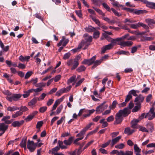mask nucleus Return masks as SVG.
I'll list each match as a JSON object with an SVG mask.
<instances>
[{
	"label": "nucleus",
	"instance_id": "1",
	"mask_svg": "<svg viewBox=\"0 0 155 155\" xmlns=\"http://www.w3.org/2000/svg\"><path fill=\"white\" fill-rule=\"evenodd\" d=\"M125 110H120L115 115V120L114 122V124H120L123 120V117H126L128 115V112Z\"/></svg>",
	"mask_w": 155,
	"mask_h": 155
},
{
	"label": "nucleus",
	"instance_id": "2",
	"mask_svg": "<svg viewBox=\"0 0 155 155\" xmlns=\"http://www.w3.org/2000/svg\"><path fill=\"white\" fill-rule=\"evenodd\" d=\"M129 36V35L128 34H127L120 38L111 39V40L110 41L109 40H108V39L107 38V40L111 42L110 44L112 45V46L113 47L114 46L116 45L117 42L124 40Z\"/></svg>",
	"mask_w": 155,
	"mask_h": 155
},
{
	"label": "nucleus",
	"instance_id": "3",
	"mask_svg": "<svg viewBox=\"0 0 155 155\" xmlns=\"http://www.w3.org/2000/svg\"><path fill=\"white\" fill-rule=\"evenodd\" d=\"M155 108L153 107H152L150 108L149 112L146 114L145 118H148L149 120H151L155 117Z\"/></svg>",
	"mask_w": 155,
	"mask_h": 155
},
{
	"label": "nucleus",
	"instance_id": "4",
	"mask_svg": "<svg viewBox=\"0 0 155 155\" xmlns=\"http://www.w3.org/2000/svg\"><path fill=\"white\" fill-rule=\"evenodd\" d=\"M106 101H104L100 106L96 108V113L100 114L103 112L105 109H107L108 107L107 104H105Z\"/></svg>",
	"mask_w": 155,
	"mask_h": 155
},
{
	"label": "nucleus",
	"instance_id": "5",
	"mask_svg": "<svg viewBox=\"0 0 155 155\" xmlns=\"http://www.w3.org/2000/svg\"><path fill=\"white\" fill-rule=\"evenodd\" d=\"M36 143H35L34 142L30 141L29 140H28L27 148L30 152H33L36 148Z\"/></svg>",
	"mask_w": 155,
	"mask_h": 155
},
{
	"label": "nucleus",
	"instance_id": "6",
	"mask_svg": "<svg viewBox=\"0 0 155 155\" xmlns=\"http://www.w3.org/2000/svg\"><path fill=\"white\" fill-rule=\"evenodd\" d=\"M96 56H93L90 59H85L82 62V64H87L89 66L92 64L96 58Z\"/></svg>",
	"mask_w": 155,
	"mask_h": 155
},
{
	"label": "nucleus",
	"instance_id": "7",
	"mask_svg": "<svg viewBox=\"0 0 155 155\" xmlns=\"http://www.w3.org/2000/svg\"><path fill=\"white\" fill-rule=\"evenodd\" d=\"M133 44V43L131 41L128 40L127 41H121L119 45L122 47H131Z\"/></svg>",
	"mask_w": 155,
	"mask_h": 155
},
{
	"label": "nucleus",
	"instance_id": "8",
	"mask_svg": "<svg viewBox=\"0 0 155 155\" xmlns=\"http://www.w3.org/2000/svg\"><path fill=\"white\" fill-rule=\"evenodd\" d=\"M144 99V97L142 96V95L140 94L135 98L134 101L136 103V104L140 105L141 103L143 101Z\"/></svg>",
	"mask_w": 155,
	"mask_h": 155
},
{
	"label": "nucleus",
	"instance_id": "9",
	"mask_svg": "<svg viewBox=\"0 0 155 155\" xmlns=\"http://www.w3.org/2000/svg\"><path fill=\"white\" fill-rule=\"evenodd\" d=\"M111 1L112 2V4L114 6H116V7L118 8L121 7H122V8L124 9V10H134V9H131L129 8H125L124 6L121 5H120L118 2L115 1V0H111Z\"/></svg>",
	"mask_w": 155,
	"mask_h": 155
},
{
	"label": "nucleus",
	"instance_id": "10",
	"mask_svg": "<svg viewBox=\"0 0 155 155\" xmlns=\"http://www.w3.org/2000/svg\"><path fill=\"white\" fill-rule=\"evenodd\" d=\"M38 111H35L29 115L25 119L26 122H28L31 120L37 114Z\"/></svg>",
	"mask_w": 155,
	"mask_h": 155
},
{
	"label": "nucleus",
	"instance_id": "11",
	"mask_svg": "<svg viewBox=\"0 0 155 155\" xmlns=\"http://www.w3.org/2000/svg\"><path fill=\"white\" fill-rule=\"evenodd\" d=\"M113 48V47L112 45L110 44L104 46L101 48V53L102 54H104L106 50H110L112 48Z\"/></svg>",
	"mask_w": 155,
	"mask_h": 155
},
{
	"label": "nucleus",
	"instance_id": "12",
	"mask_svg": "<svg viewBox=\"0 0 155 155\" xmlns=\"http://www.w3.org/2000/svg\"><path fill=\"white\" fill-rule=\"evenodd\" d=\"M139 121V119H133L131 122V127L134 128H138L139 126L137 125V123Z\"/></svg>",
	"mask_w": 155,
	"mask_h": 155
},
{
	"label": "nucleus",
	"instance_id": "13",
	"mask_svg": "<svg viewBox=\"0 0 155 155\" xmlns=\"http://www.w3.org/2000/svg\"><path fill=\"white\" fill-rule=\"evenodd\" d=\"M129 12L132 14H135L139 15L141 14L147 13V10H128Z\"/></svg>",
	"mask_w": 155,
	"mask_h": 155
},
{
	"label": "nucleus",
	"instance_id": "14",
	"mask_svg": "<svg viewBox=\"0 0 155 155\" xmlns=\"http://www.w3.org/2000/svg\"><path fill=\"white\" fill-rule=\"evenodd\" d=\"M8 125L4 123H0V131H2L3 133H4L8 128Z\"/></svg>",
	"mask_w": 155,
	"mask_h": 155
},
{
	"label": "nucleus",
	"instance_id": "15",
	"mask_svg": "<svg viewBox=\"0 0 155 155\" xmlns=\"http://www.w3.org/2000/svg\"><path fill=\"white\" fill-rule=\"evenodd\" d=\"M121 138V136H119L114 138L112 139L111 140V141L110 144L111 146L113 147L115 144L118 142Z\"/></svg>",
	"mask_w": 155,
	"mask_h": 155
},
{
	"label": "nucleus",
	"instance_id": "16",
	"mask_svg": "<svg viewBox=\"0 0 155 155\" xmlns=\"http://www.w3.org/2000/svg\"><path fill=\"white\" fill-rule=\"evenodd\" d=\"M134 106V104L131 102H130L128 106L126 108H124L122 110H125V111L128 112V115L131 113V109L133 108ZM126 112V111H125Z\"/></svg>",
	"mask_w": 155,
	"mask_h": 155
},
{
	"label": "nucleus",
	"instance_id": "17",
	"mask_svg": "<svg viewBox=\"0 0 155 155\" xmlns=\"http://www.w3.org/2000/svg\"><path fill=\"white\" fill-rule=\"evenodd\" d=\"M24 123V121L23 120H21L20 121H14L12 124V125L14 127H19L21 125L23 124Z\"/></svg>",
	"mask_w": 155,
	"mask_h": 155
},
{
	"label": "nucleus",
	"instance_id": "18",
	"mask_svg": "<svg viewBox=\"0 0 155 155\" xmlns=\"http://www.w3.org/2000/svg\"><path fill=\"white\" fill-rule=\"evenodd\" d=\"M145 21L150 27L151 28L153 27L152 25V24H155V21L153 20L148 18L146 19Z\"/></svg>",
	"mask_w": 155,
	"mask_h": 155
},
{
	"label": "nucleus",
	"instance_id": "19",
	"mask_svg": "<svg viewBox=\"0 0 155 155\" xmlns=\"http://www.w3.org/2000/svg\"><path fill=\"white\" fill-rule=\"evenodd\" d=\"M13 99L14 101H18L21 96V95L20 94H12Z\"/></svg>",
	"mask_w": 155,
	"mask_h": 155
},
{
	"label": "nucleus",
	"instance_id": "20",
	"mask_svg": "<svg viewBox=\"0 0 155 155\" xmlns=\"http://www.w3.org/2000/svg\"><path fill=\"white\" fill-rule=\"evenodd\" d=\"M72 138L70 137L68 140H65L63 141V143L66 145H70L72 142Z\"/></svg>",
	"mask_w": 155,
	"mask_h": 155
},
{
	"label": "nucleus",
	"instance_id": "21",
	"mask_svg": "<svg viewBox=\"0 0 155 155\" xmlns=\"http://www.w3.org/2000/svg\"><path fill=\"white\" fill-rule=\"evenodd\" d=\"M38 100L37 97L34 98L31 101L28 103V105L29 106H31L35 104Z\"/></svg>",
	"mask_w": 155,
	"mask_h": 155
},
{
	"label": "nucleus",
	"instance_id": "22",
	"mask_svg": "<svg viewBox=\"0 0 155 155\" xmlns=\"http://www.w3.org/2000/svg\"><path fill=\"white\" fill-rule=\"evenodd\" d=\"M79 62L77 60H74L73 64L72 65V67L71 68V70H74L78 67L79 65Z\"/></svg>",
	"mask_w": 155,
	"mask_h": 155
},
{
	"label": "nucleus",
	"instance_id": "23",
	"mask_svg": "<svg viewBox=\"0 0 155 155\" xmlns=\"http://www.w3.org/2000/svg\"><path fill=\"white\" fill-rule=\"evenodd\" d=\"M19 109V107L16 106H9L7 108V110L11 112L14 111Z\"/></svg>",
	"mask_w": 155,
	"mask_h": 155
},
{
	"label": "nucleus",
	"instance_id": "24",
	"mask_svg": "<svg viewBox=\"0 0 155 155\" xmlns=\"http://www.w3.org/2000/svg\"><path fill=\"white\" fill-rule=\"evenodd\" d=\"M84 42L82 41L79 44L77 48L73 49L72 51H73L74 52H76L78 51L81 48V47L84 46Z\"/></svg>",
	"mask_w": 155,
	"mask_h": 155
},
{
	"label": "nucleus",
	"instance_id": "25",
	"mask_svg": "<svg viewBox=\"0 0 155 155\" xmlns=\"http://www.w3.org/2000/svg\"><path fill=\"white\" fill-rule=\"evenodd\" d=\"M26 142L27 138H23L22 139L21 143H20V146L21 147H23L24 149L26 148Z\"/></svg>",
	"mask_w": 155,
	"mask_h": 155
},
{
	"label": "nucleus",
	"instance_id": "26",
	"mask_svg": "<svg viewBox=\"0 0 155 155\" xmlns=\"http://www.w3.org/2000/svg\"><path fill=\"white\" fill-rule=\"evenodd\" d=\"M23 114V112L20 111H18L16 112L14 114H12V118H15Z\"/></svg>",
	"mask_w": 155,
	"mask_h": 155
},
{
	"label": "nucleus",
	"instance_id": "27",
	"mask_svg": "<svg viewBox=\"0 0 155 155\" xmlns=\"http://www.w3.org/2000/svg\"><path fill=\"white\" fill-rule=\"evenodd\" d=\"M76 76L75 75H73L72 77H71L67 81V83L69 84L75 81Z\"/></svg>",
	"mask_w": 155,
	"mask_h": 155
},
{
	"label": "nucleus",
	"instance_id": "28",
	"mask_svg": "<svg viewBox=\"0 0 155 155\" xmlns=\"http://www.w3.org/2000/svg\"><path fill=\"white\" fill-rule=\"evenodd\" d=\"M139 22L138 23L136 24H127V25H129L131 28L134 29H136L140 27V25H139Z\"/></svg>",
	"mask_w": 155,
	"mask_h": 155
},
{
	"label": "nucleus",
	"instance_id": "29",
	"mask_svg": "<svg viewBox=\"0 0 155 155\" xmlns=\"http://www.w3.org/2000/svg\"><path fill=\"white\" fill-rule=\"evenodd\" d=\"M95 111V110L93 109L92 110H87V111L88 112V114H83V117H89L91 115V114L93 113Z\"/></svg>",
	"mask_w": 155,
	"mask_h": 155
},
{
	"label": "nucleus",
	"instance_id": "30",
	"mask_svg": "<svg viewBox=\"0 0 155 155\" xmlns=\"http://www.w3.org/2000/svg\"><path fill=\"white\" fill-rule=\"evenodd\" d=\"M84 29L88 32H93L95 30V28L92 26L86 28Z\"/></svg>",
	"mask_w": 155,
	"mask_h": 155
},
{
	"label": "nucleus",
	"instance_id": "31",
	"mask_svg": "<svg viewBox=\"0 0 155 155\" xmlns=\"http://www.w3.org/2000/svg\"><path fill=\"white\" fill-rule=\"evenodd\" d=\"M18 110L23 112L27 111L28 110V109L25 106H21L19 108V109H18Z\"/></svg>",
	"mask_w": 155,
	"mask_h": 155
},
{
	"label": "nucleus",
	"instance_id": "32",
	"mask_svg": "<svg viewBox=\"0 0 155 155\" xmlns=\"http://www.w3.org/2000/svg\"><path fill=\"white\" fill-rule=\"evenodd\" d=\"M125 145L123 143H120L116 145L115 148L117 149H122L125 147Z\"/></svg>",
	"mask_w": 155,
	"mask_h": 155
},
{
	"label": "nucleus",
	"instance_id": "33",
	"mask_svg": "<svg viewBox=\"0 0 155 155\" xmlns=\"http://www.w3.org/2000/svg\"><path fill=\"white\" fill-rule=\"evenodd\" d=\"M100 32L98 31H94L93 34V37L94 38L97 39L99 37Z\"/></svg>",
	"mask_w": 155,
	"mask_h": 155
},
{
	"label": "nucleus",
	"instance_id": "34",
	"mask_svg": "<svg viewBox=\"0 0 155 155\" xmlns=\"http://www.w3.org/2000/svg\"><path fill=\"white\" fill-rule=\"evenodd\" d=\"M92 2L95 5L99 6L101 4V0H91Z\"/></svg>",
	"mask_w": 155,
	"mask_h": 155
},
{
	"label": "nucleus",
	"instance_id": "35",
	"mask_svg": "<svg viewBox=\"0 0 155 155\" xmlns=\"http://www.w3.org/2000/svg\"><path fill=\"white\" fill-rule=\"evenodd\" d=\"M117 104V103L116 101H113L112 102V104L109 106V108L110 109H113L116 107Z\"/></svg>",
	"mask_w": 155,
	"mask_h": 155
},
{
	"label": "nucleus",
	"instance_id": "36",
	"mask_svg": "<svg viewBox=\"0 0 155 155\" xmlns=\"http://www.w3.org/2000/svg\"><path fill=\"white\" fill-rule=\"evenodd\" d=\"M137 93H138L139 91L134 90H132L129 92V93L131 95L132 94L134 96L136 97L137 96V94H136Z\"/></svg>",
	"mask_w": 155,
	"mask_h": 155
},
{
	"label": "nucleus",
	"instance_id": "37",
	"mask_svg": "<svg viewBox=\"0 0 155 155\" xmlns=\"http://www.w3.org/2000/svg\"><path fill=\"white\" fill-rule=\"evenodd\" d=\"M86 69V67L84 66H81L77 69V71L78 72H80L84 71Z\"/></svg>",
	"mask_w": 155,
	"mask_h": 155
},
{
	"label": "nucleus",
	"instance_id": "38",
	"mask_svg": "<svg viewBox=\"0 0 155 155\" xmlns=\"http://www.w3.org/2000/svg\"><path fill=\"white\" fill-rule=\"evenodd\" d=\"M63 38H64V39L63 41L62 45L63 47H64L68 43L69 40L68 39H66L64 36L62 37V39H63Z\"/></svg>",
	"mask_w": 155,
	"mask_h": 155
},
{
	"label": "nucleus",
	"instance_id": "39",
	"mask_svg": "<svg viewBox=\"0 0 155 155\" xmlns=\"http://www.w3.org/2000/svg\"><path fill=\"white\" fill-rule=\"evenodd\" d=\"M86 131L83 129L77 135V137H83V135L85 134Z\"/></svg>",
	"mask_w": 155,
	"mask_h": 155
},
{
	"label": "nucleus",
	"instance_id": "40",
	"mask_svg": "<svg viewBox=\"0 0 155 155\" xmlns=\"http://www.w3.org/2000/svg\"><path fill=\"white\" fill-rule=\"evenodd\" d=\"M139 127H138V128H139V130L140 131H142L143 132H147L148 131L147 129L145 127H142V126H139Z\"/></svg>",
	"mask_w": 155,
	"mask_h": 155
},
{
	"label": "nucleus",
	"instance_id": "41",
	"mask_svg": "<svg viewBox=\"0 0 155 155\" xmlns=\"http://www.w3.org/2000/svg\"><path fill=\"white\" fill-rule=\"evenodd\" d=\"M134 149L136 152H140L141 149L138 147L137 144H135L134 146Z\"/></svg>",
	"mask_w": 155,
	"mask_h": 155
},
{
	"label": "nucleus",
	"instance_id": "42",
	"mask_svg": "<svg viewBox=\"0 0 155 155\" xmlns=\"http://www.w3.org/2000/svg\"><path fill=\"white\" fill-rule=\"evenodd\" d=\"M147 129L151 131V132H152L153 129V125L151 124L148 123L147 124Z\"/></svg>",
	"mask_w": 155,
	"mask_h": 155
},
{
	"label": "nucleus",
	"instance_id": "43",
	"mask_svg": "<svg viewBox=\"0 0 155 155\" xmlns=\"http://www.w3.org/2000/svg\"><path fill=\"white\" fill-rule=\"evenodd\" d=\"M90 17H91L92 20L94 21L95 23L97 24L99 26H100V25L101 24V23L100 22L99 20L95 18L92 17L91 16H90Z\"/></svg>",
	"mask_w": 155,
	"mask_h": 155
},
{
	"label": "nucleus",
	"instance_id": "44",
	"mask_svg": "<svg viewBox=\"0 0 155 155\" xmlns=\"http://www.w3.org/2000/svg\"><path fill=\"white\" fill-rule=\"evenodd\" d=\"M47 109V107L46 106H44L40 107L39 110V111L40 113H43Z\"/></svg>",
	"mask_w": 155,
	"mask_h": 155
},
{
	"label": "nucleus",
	"instance_id": "45",
	"mask_svg": "<svg viewBox=\"0 0 155 155\" xmlns=\"http://www.w3.org/2000/svg\"><path fill=\"white\" fill-rule=\"evenodd\" d=\"M140 105H137L134 107L132 109V112H137L140 108Z\"/></svg>",
	"mask_w": 155,
	"mask_h": 155
},
{
	"label": "nucleus",
	"instance_id": "46",
	"mask_svg": "<svg viewBox=\"0 0 155 155\" xmlns=\"http://www.w3.org/2000/svg\"><path fill=\"white\" fill-rule=\"evenodd\" d=\"M63 107V106L62 105H61L59 107L57 108L56 110L57 114H59L61 112Z\"/></svg>",
	"mask_w": 155,
	"mask_h": 155
},
{
	"label": "nucleus",
	"instance_id": "47",
	"mask_svg": "<svg viewBox=\"0 0 155 155\" xmlns=\"http://www.w3.org/2000/svg\"><path fill=\"white\" fill-rule=\"evenodd\" d=\"M71 55V54L69 52L67 53L64 55L63 58L64 60L68 59Z\"/></svg>",
	"mask_w": 155,
	"mask_h": 155
},
{
	"label": "nucleus",
	"instance_id": "48",
	"mask_svg": "<svg viewBox=\"0 0 155 155\" xmlns=\"http://www.w3.org/2000/svg\"><path fill=\"white\" fill-rule=\"evenodd\" d=\"M59 103L58 102L57 100L55 101V103H54V105L52 107V111H53L55 110L57 106L59 104Z\"/></svg>",
	"mask_w": 155,
	"mask_h": 155
},
{
	"label": "nucleus",
	"instance_id": "49",
	"mask_svg": "<svg viewBox=\"0 0 155 155\" xmlns=\"http://www.w3.org/2000/svg\"><path fill=\"white\" fill-rule=\"evenodd\" d=\"M84 80V78H82L80 80L77 82L76 83L75 87H77L79 86L83 82Z\"/></svg>",
	"mask_w": 155,
	"mask_h": 155
},
{
	"label": "nucleus",
	"instance_id": "50",
	"mask_svg": "<svg viewBox=\"0 0 155 155\" xmlns=\"http://www.w3.org/2000/svg\"><path fill=\"white\" fill-rule=\"evenodd\" d=\"M74 60L71 59L69 60L67 62V64L69 66H71L73 64Z\"/></svg>",
	"mask_w": 155,
	"mask_h": 155
},
{
	"label": "nucleus",
	"instance_id": "51",
	"mask_svg": "<svg viewBox=\"0 0 155 155\" xmlns=\"http://www.w3.org/2000/svg\"><path fill=\"white\" fill-rule=\"evenodd\" d=\"M132 98V96L130 95L129 93L128 94L125 100V102H127L130 100Z\"/></svg>",
	"mask_w": 155,
	"mask_h": 155
},
{
	"label": "nucleus",
	"instance_id": "52",
	"mask_svg": "<svg viewBox=\"0 0 155 155\" xmlns=\"http://www.w3.org/2000/svg\"><path fill=\"white\" fill-rule=\"evenodd\" d=\"M32 72L31 71H28L26 73L25 77V78L26 79H28L31 75Z\"/></svg>",
	"mask_w": 155,
	"mask_h": 155
},
{
	"label": "nucleus",
	"instance_id": "53",
	"mask_svg": "<svg viewBox=\"0 0 155 155\" xmlns=\"http://www.w3.org/2000/svg\"><path fill=\"white\" fill-rule=\"evenodd\" d=\"M46 94L45 93H42L41 95L38 97L37 98V99L39 101L41 100H43L46 96Z\"/></svg>",
	"mask_w": 155,
	"mask_h": 155
},
{
	"label": "nucleus",
	"instance_id": "54",
	"mask_svg": "<svg viewBox=\"0 0 155 155\" xmlns=\"http://www.w3.org/2000/svg\"><path fill=\"white\" fill-rule=\"evenodd\" d=\"M43 124L42 121L38 122L37 124L36 127L38 129H40Z\"/></svg>",
	"mask_w": 155,
	"mask_h": 155
},
{
	"label": "nucleus",
	"instance_id": "55",
	"mask_svg": "<svg viewBox=\"0 0 155 155\" xmlns=\"http://www.w3.org/2000/svg\"><path fill=\"white\" fill-rule=\"evenodd\" d=\"M75 13L79 17L81 18L82 17L81 10H75Z\"/></svg>",
	"mask_w": 155,
	"mask_h": 155
},
{
	"label": "nucleus",
	"instance_id": "56",
	"mask_svg": "<svg viewBox=\"0 0 155 155\" xmlns=\"http://www.w3.org/2000/svg\"><path fill=\"white\" fill-rule=\"evenodd\" d=\"M139 24L140 25V27L141 26H142L146 29H148L149 28V27L148 26L142 23L139 22Z\"/></svg>",
	"mask_w": 155,
	"mask_h": 155
},
{
	"label": "nucleus",
	"instance_id": "57",
	"mask_svg": "<svg viewBox=\"0 0 155 155\" xmlns=\"http://www.w3.org/2000/svg\"><path fill=\"white\" fill-rule=\"evenodd\" d=\"M85 39L86 40V42H88L91 43L92 41V38L91 36H88L86 37L85 38Z\"/></svg>",
	"mask_w": 155,
	"mask_h": 155
},
{
	"label": "nucleus",
	"instance_id": "58",
	"mask_svg": "<svg viewBox=\"0 0 155 155\" xmlns=\"http://www.w3.org/2000/svg\"><path fill=\"white\" fill-rule=\"evenodd\" d=\"M111 142L110 140H109L107 142L102 144L101 145V147L103 148H105Z\"/></svg>",
	"mask_w": 155,
	"mask_h": 155
},
{
	"label": "nucleus",
	"instance_id": "59",
	"mask_svg": "<svg viewBox=\"0 0 155 155\" xmlns=\"http://www.w3.org/2000/svg\"><path fill=\"white\" fill-rule=\"evenodd\" d=\"M131 53L133 54L137 51V47L134 46L131 48Z\"/></svg>",
	"mask_w": 155,
	"mask_h": 155
},
{
	"label": "nucleus",
	"instance_id": "60",
	"mask_svg": "<svg viewBox=\"0 0 155 155\" xmlns=\"http://www.w3.org/2000/svg\"><path fill=\"white\" fill-rule=\"evenodd\" d=\"M130 129L129 127L126 128L124 130V133L127 134L128 135H130Z\"/></svg>",
	"mask_w": 155,
	"mask_h": 155
},
{
	"label": "nucleus",
	"instance_id": "61",
	"mask_svg": "<svg viewBox=\"0 0 155 155\" xmlns=\"http://www.w3.org/2000/svg\"><path fill=\"white\" fill-rule=\"evenodd\" d=\"M102 59H100L99 60H97L95 61H94V62L93 63H94L97 66H98V65H100L101 64V63L102 62Z\"/></svg>",
	"mask_w": 155,
	"mask_h": 155
},
{
	"label": "nucleus",
	"instance_id": "62",
	"mask_svg": "<svg viewBox=\"0 0 155 155\" xmlns=\"http://www.w3.org/2000/svg\"><path fill=\"white\" fill-rule=\"evenodd\" d=\"M93 124L92 123H90L87 125L86 127L84 128L83 129L86 132L89 129V128L91 127Z\"/></svg>",
	"mask_w": 155,
	"mask_h": 155
},
{
	"label": "nucleus",
	"instance_id": "63",
	"mask_svg": "<svg viewBox=\"0 0 155 155\" xmlns=\"http://www.w3.org/2000/svg\"><path fill=\"white\" fill-rule=\"evenodd\" d=\"M24 94L22 95L24 98H26L28 97L30 95V94L28 91H25L24 92Z\"/></svg>",
	"mask_w": 155,
	"mask_h": 155
},
{
	"label": "nucleus",
	"instance_id": "64",
	"mask_svg": "<svg viewBox=\"0 0 155 155\" xmlns=\"http://www.w3.org/2000/svg\"><path fill=\"white\" fill-rule=\"evenodd\" d=\"M77 151V150H75L73 152H69L67 151V153L70 155H76V152Z\"/></svg>",
	"mask_w": 155,
	"mask_h": 155
}]
</instances>
